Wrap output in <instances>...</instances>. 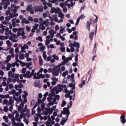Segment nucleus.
Returning a JSON list of instances; mask_svg holds the SVG:
<instances>
[{
  "mask_svg": "<svg viewBox=\"0 0 126 126\" xmlns=\"http://www.w3.org/2000/svg\"><path fill=\"white\" fill-rule=\"evenodd\" d=\"M63 64H64L63 63H60L57 67H55L52 69V74L54 75V76H59V74L61 73L62 71H61V66L63 65Z\"/></svg>",
  "mask_w": 126,
  "mask_h": 126,
  "instance_id": "f257e3e1",
  "label": "nucleus"
},
{
  "mask_svg": "<svg viewBox=\"0 0 126 126\" xmlns=\"http://www.w3.org/2000/svg\"><path fill=\"white\" fill-rule=\"evenodd\" d=\"M75 4V2H74L73 4V0H67L64 3H61L60 5L61 7H64V6H67L68 7H72L73 6V4Z\"/></svg>",
  "mask_w": 126,
  "mask_h": 126,
  "instance_id": "f03ea898",
  "label": "nucleus"
},
{
  "mask_svg": "<svg viewBox=\"0 0 126 126\" xmlns=\"http://www.w3.org/2000/svg\"><path fill=\"white\" fill-rule=\"evenodd\" d=\"M93 20L92 18L90 19V22L87 21L86 24V28L87 30H89V31H90V26H91V24H92V21Z\"/></svg>",
  "mask_w": 126,
  "mask_h": 126,
  "instance_id": "7ed1b4c3",
  "label": "nucleus"
},
{
  "mask_svg": "<svg viewBox=\"0 0 126 126\" xmlns=\"http://www.w3.org/2000/svg\"><path fill=\"white\" fill-rule=\"evenodd\" d=\"M34 10L35 11V12H38V11H39V12H42L43 9L42 8V7L37 5L34 7Z\"/></svg>",
  "mask_w": 126,
  "mask_h": 126,
  "instance_id": "20e7f679",
  "label": "nucleus"
},
{
  "mask_svg": "<svg viewBox=\"0 0 126 126\" xmlns=\"http://www.w3.org/2000/svg\"><path fill=\"white\" fill-rule=\"evenodd\" d=\"M74 47H76V51L77 53H78L79 52V48H80L79 42H76V41H74Z\"/></svg>",
  "mask_w": 126,
  "mask_h": 126,
  "instance_id": "39448f33",
  "label": "nucleus"
},
{
  "mask_svg": "<svg viewBox=\"0 0 126 126\" xmlns=\"http://www.w3.org/2000/svg\"><path fill=\"white\" fill-rule=\"evenodd\" d=\"M60 12V8H56L54 7H51V9L50 11L51 13H59V12Z\"/></svg>",
  "mask_w": 126,
  "mask_h": 126,
  "instance_id": "423d86ee",
  "label": "nucleus"
},
{
  "mask_svg": "<svg viewBox=\"0 0 126 126\" xmlns=\"http://www.w3.org/2000/svg\"><path fill=\"white\" fill-rule=\"evenodd\" d=\"M48 114H49V115H52V114H53V110L50 108L45 109V116H47Z\"/></svg>",
  "mask_w": 126,
  "mask_h": 126,
  "instance_id": "0eeeda50",
  "label": "nucleus"
},
{
  "mask_svg": "<svg viewBox=\"0 0 126 126\" xmlns=\"http://www.w3.org/2000/svg\"><path fill=\"white\" fill-rule=\"evenodd\" d=\"M69 113H70L69 112V110L66 107H64L63 109V111L61 112V113L63 114V115H66L67 114H68Z\"/></svg>",
  "mask_w": 126,
  "mask_h": 126,
  "instance_id": "6e6552de",
  "label": "nucleus"
},
{
  "mask_svg": "<svg viewBox=\"0 0 126 126\" xmlns=\"http://www.w3.org/2000/svg\"><path fill=\"white\" fill-rule=\"evenodd\" d=\"M9 5L10 4V1L9 0H2V2L0 3L1 5Z\"/></svg>",
  "mask_w": 126,
  "mask_h": 126,
  "instance_id": "1a4fd4ad",
  "label": "nucleus"
},
{
  "mask_svg": "<svg viewBox=\"0 0 126 126\" xmlns=\"http://www.w3.org/2000/svg\"><path fill=\"white\" fill-rule=\"evenodd\" d=\"M23 107H24V102H21V104H20V106H18V111L19 112H21L22 109H23Z\"/></svg>",
  "mask_w": 126,
  "mask_h": 126,
  "instance_id": "9d476101",
  "label": "nucleus"
},
{
  "mask_svg": "<svg viewBox=\"0 0 126 126\" xmlns=\"http://www.w3.org/2000/svg\"><path fill=\"white\" fill-rule=\"evenodd\" d=\"M14 103V101L13 100H12V96H10L9 101L8 102L7 107H8L9 105L12 106V104Z\"/></svg>",
  "mask_w": 126,
  "mask_h": 126,
  "instance_id": "9b49d317",
  "label": "nucleus"
},
{
  "mask_svg": "<svg viewBox=\"0 0 126 126\" xmlns=\"http://www.w3.org/2000/svg\"><path fill=\"white\" fill-rule=\"evenodd\" d=\"M21 22L22 24H30V22L26 19V18H24L22 19Z\"/></svg>",
  "mask_w": 126,
  "mask_h": 126,
  "instance_id": "f8f14e48",
  "label": "nucleus"
},
{
  "mask_svg": "<svg viewBox=\"0 0 126 126\" xmlns=\"http://www.w3.org/2000/svg\"><path fill=\"white\" fill-rule=\"evenodd\" d=\"M120 119L121 120L122 123L123 124H126V116H125V114H123L121 115Z\"/></svg>",
  "mask_w": 126,
  "mask_h": 126,
  "instance_id": "ddd939ff",
  "label": "nucleus"
},
{
  "mask_svg": "<svg viewBox=\"0 0 126 126\" xmlns=\"http://www.w3.org/2000/svg\"><path fill=\"white\" fill-rule=\"evenodd\" d=\"M57 86L60 92H62L63 90V85H58Z\"/></svg>",
  "mask_w": 126,
  "mask_h": 126,
  "instance_id": "4468645a",
  "label": "nucleus"
},
{
  "mask_svg": "<svg viewBox=\"0 0 126 126\" xmlns=\"http://www.w3.org/2000/svg\"><path fill=\"white\" fill-rule=\"evenodd\" d=\"M70 46L71 47L70 52L71 53H73V52H74V51H75V50L74 49V47H74V44L71 43L70 44Z\"/></svg>",
  "mask_w": 126,
  "mask_h": 126,
  "instance_id": "2eb2a0df",
  "label": "nucleus"
},
{
  "mask_svg": "<svg viewBox=\"0 0 126 126\" xmlns=\"http://www.w3.org/2000/svg\"><path fill=\"white\" fill-rule=\"evenodd\" d=\"M66 122H67V119H64V118H63L61 122V124L62 125V126H64V124H65Z\"/></svg>",
  "mask_w": 126,
  "mask_h": 126,
  "instance_id": "dca6fc26",
  "label": "nucleus"
},
{
  "mask_svg": "<svg viewBox=\"0 0 126 126\" xmlns=\"http://www.w3.org/2000/svg\"><path fill=\"white\" fill-rule=\"evenodd\" d=\"M11 67V64L10 63H7V67L6 68V69L7 71L10 70V68Z\"/></svg>",
  "mask_w": 126,
  "mask_h": 126,
  "instance_id": "f3484780",
  "label": "nucleus"
},
{
  "mask_svg": "<svg viewBox=\"0 0 126 126\" xmlns=\"http://www.w3.org/2000/svg\"><path fill=\"white\" fill-rule=\"evenodd\" d=\"M16 20V18H14L12 20V24L13 27H15V26H16V22H15Z\"/></svg>",
  "mask_w": 126,
  "mask_h": 126,
  "instance_id": "a211bd4d",
  "label": "nucleus"
},
{
  "mask_svg": "<svg viewBox=\"0 0 126 126\" xmlns=\"http://www.w3.org/2000/svg\"><path fill=\"white\" fill-rule=\"evenodd\" d=\"M27 78H31L32 76H31V73H30V71H27L26 72Z\"/></svg>",
  "mask_w": 126,
  "mask_h": 126,
  "instance_id": "6ab92c4d",
  "label": "nucleus"
},
{
  "mask_svg": "<svg viewBox=\"0 0 126 126\" xmlns=\"http://www.w3.org/2000/svg\"><path fill=\"white\" fill-rule=\"evenodd\" d=\"M72 57H68L65 60H64V63H68V62H69V61H72Z\"/></svg>",
  "mask_w": 126,
  "mask_h": 126,
  "instance_id": "aec40b11",
  "label": "nucleus"
},
{
  "mask_svg": "<svg viewBox=\"0 0 126 126\" xmlns=\"http://www.w3.org/2000/svg\"><path fill=\"white\" fill-rule=\"evenodd\" d=\"M33 9V8H32V5H30L27 6L26 10L27 11H30V10H32Z\"/></svg>",
  "mask_w": 126,
  "mask_h": 126,
  "instance_id": "412c9836",
  "label": "nucleus"
},
{
  "mask_svg": "<svg viewBox=\"0 0 126 126\" xmlns=\"http://www.w3.org/2000/svg\"><path fill=\"white\" fill-rule=\"evenodd\" d=\"M0 40L3 41V40H7V37L3 35L0 36Z\"/></svg>",
  "mask_w": 126,
  "mask_h": 126,
  "instance_id": "4be33fe9",
  "label": "nucleus"
},
{
  "mask_svg": "<svg viewBox=\"0 0 126 126\" xmlns=\"http://www.w3.org/2000/svg\"><path fill=\"white\" fill-rule=\"evenodd\" d=\"M89 37H90V39H91V40H93V37H94V32H93L90 33Z\"/></svg>",
  "mask_w": 126,
  "mask_h": 126,
  "instance_id": "5701e85b",
  "label": "nucleus"
},
{
  "mask_svg": "<svg viewBox=\"0 0 126 126\" xmlns=\"http://www.w3.org/2000/svg\"><path fill=\"white\" fill-rule=\"evenodd\" d=\"M3 119L4 120V121L5 122V123H6V124L8 123V117H7L6 116L4 115L3 117Z\"/></svg>",
  "mask_w": 126,
  "mask_h": 126,
  "instance_id": "b1692460",
  "label": "nucleus"
},
{
  "mask_svg": "<svg viewBox=\"0 0 126 126\" xmlns=\"http://www.w3.org/2000/svg\"><path fill=\"white\" fill-rule=\"evenodd\" d=\"M67 74H68V71L66 70L63 73L62 76L63 77H65V76H66V75H67Z\"/></svg>",
  "mask_w": 126,
  "mask_h": 126,
  "instance_id": "393cba45",
  "label": "nucleus"
},
{
  "mask_svg": "<svg viewBox=\"0 0 126 126\" xmlns=\"http://www.w3.org/2000/svg\"><path fill=\"white\" fill-rule=\"evenodd\" d=\"M39 61L40 65H43V59L41 58V56H39Z\"/></svg>",
  "mask_w": 126,
  "mask_h": 126,
  "instance_id": "a878e982",
  "label": "nucleus"
},
{
  "mask_svg": "<svg viewBox=\"0 0 126 126\" xmlns=\"http://www.w3.org/2000/svg\"><path fill=\"white\" fill-rule=\"evenodd\" d=\"M53 17H54V21H55V22H58L59 19H58V15H54L53 16Z\"/></svg>",
  "mask_w": 126,
  "mask_h": 126,
  "instance_id": "bb28decb",
  "label": "nucleus"
},
{
  "mask_svg": "<svg viewBox=\"0 0 126 126\" xmlns=\"http://www.w3.org/2000/svg\"><path fill=\"white\" fill-rule=\"evenodd\" d=\"M64 16V14H63V13L62 12L59 13V17H60L61 19H63Z\"/></svg>",
  "mask_w": 126,
  "mask_h": 126,
  "instance_id": "cd10ccee",
  "label": "nucleus"
},
{
  "mask_svg": "<svg viewBox=\"0 0 126 126\" xmlns=\"http://www.w3.org/2000/svg\"><path fill=\"white\" fill-rule=\"evenodd\" d=\"M31 65H32V62L27 63V68H30V66H31Z\"/></svg>",
  "mask_w": 126,
  "mask_h": 126,
  "instance_id": "c85d7f7f",
  "label": "nucleus"
},
{
  "mask_svg": "<svg viewBox=\"0 0 126 126\" xmlns=\"http://www.w3.org/2000/svg\"><path fill=\"white\" fill-rule=\"evenodd\" d=\"M15 90H12L11 92H9V94H10V95L13 94V95H15Z\"/></svg>",
  "mask_w": 126,
  "mask_h": 126,
  "instance_id": "c756f323",
  "label": "nucleus"
},
{
  "mask_svg": "<svg viewBox=\"0 0 126 126\" xmlns=\"http://www.w3.org/2000/svg\"><path fill=\"white\" fill-rule=\"evenodd\" d=\"M65 105H66V102L64 100H63L61 104L62 108H63V107H64Z\"/></svg>",
  "mask_w": 126,
  "mask_h": 126,
  "instance_id": "7c9ffc66",
  "label": "nucleus"
},
{
  "mask_svg": "<svg viewBox=\"0 0 126 126\" xmlns=\"http://www.w3.org/2000/svg\"><path fill=\"white\" fill-rule=\"evenodd\" d=\"M3 105H8V100L7 99H4L3 101Z\"/></svg>",
  "mask_w": 126,
  "mask_h": 126,
  "instance_id": "2f4dec72",
  "label": "nucleus"
},
{
  "mask_svg": "<svg viewBox=\"0 0 126 126\" xmlns=\"http://www.w3.org/2000/svg\"><path fill=\"white\" fill-rule=\"evenodd\" d=\"M39 29H40L41 30H44L45 29H46V27H45V26H44V25H40L39 26Z\"/></svg>",
  "mask_w": 126,
  "mask_h": 126,
  "instance_id": "473e14b6",
  "label": "nucleus"
},
{
  "mask_svg": "<svg viewBox=\"0 0 126 126\" xmlns=\"http://www.w3.org/2000/svg\"><path fill=\"white\" fill-rule=\"evenodd\" d=\"M6 43L9 47H10V46H12V43L10 42V40H7Z\"/></svg>",
  "mask_w": 126,
  "mask_h": 126,
  "instance_id": "72a5a7b5",
  "label": "nucleus"
},
{
  "mask_svg": "<svg viewBox=\"0 0 126 126\" xmlns=\"http://www.w3.org/2000/svg\"><path fill=\"white\" fill-rule=\"evenodd\" d=\"M0 28H1V30L5 31V26H3V24H0Z\"/></svg>",
  "mask_w": 126,
  "mask_h": 126,
  "instance_id": "f704fd0d",
  "label": "nucleus"
},
{
  "mask_svg": "<svg viewBox=\"0 0 126 126\" xmlns=\"http://www.w3.org/2000/svg\"><path fill=\"white\" fill-rule=\"evenodd\" d=\"M94 15L96 17V18L94 20V23H97V22H98V16L95 14H94Z\"/></svg>",
  "mask_w": 126,
  "mask_h": 126,
  "instance_id": "c9c22d12",
  "label": "nucleus"
},
{
  "mask_svg": "<svg viewBox=\"0 0 126 126\" xmlns=\"http://www.w3.org/2000/svg\"><path fill=\"white\" fill-rule=\"evenodd\" d=\"M53 59H55V60H56V61H59V56H57L55 54H54L53 55Z\"/></svg>",
  "mask_w": 126,
  "mask_h": 126,
  "instance_id": "e433bc0d",
  "label": "nucleus"
},
{
  "mask_svg": "<svg viewBox=\"0 0 126 126\" xmlns=\"http://www.w3.org/2000/svg\"><path fill=\"white\" fill-rule=\"evenodd\" d=\"M19 63L20 64H22V66H25V65H27V63H24L21 61Z\"/></svg>",
  "mask_w": 126,
  "mask_h": 126,
  "instance_id": "4c0bfd02",
  "label": "nucleus"
},
{
  "mask_svg": "<svg viewBox=\"0 0 126 126\" xmlns=\"http://www.w3.org/2000/svg\"><path fill=\"white\" fill-rule=\"evenodd\" d=\"M33 79H40V77L37 76V73H36L33 75Z\"/></svg>",
  "mask_w": 126,
  "mask_h": 126,
  "instance_id": "58836bf2",
  "label": "nucleus"
},
{
  "mask_svg": "<svg viewBox=\"0 0 126 126\" xmlns=\"http://www.w3.org/2000/svg\"><path fill=\"white\" fill-rule=\"evenodd\" d=\"M69 86L70 88H72V89H75V87L74 86V84H73V83H70L69 84Z\"/></svg>",
  "mask_w": 126,
  "mask_h": 126,
  "instance_id": "ea45409f",
  "label": "nucleus"
},
{
  "mask_svg": "<svg viewBox=\"0 0 126 126\" xmlns=\"http://www.w3.org/2000/svg\"><path fill=\"white\" fill-rule=\"evenodd\" d=\"M58 89V88L57 87H55L52 90H51V93H55V92L56 90Z\"/></svg>",
  "mask_w": 126,
  "mask_h": 126,
  "instance_id": "a19ab883",
  "label": "nucleus"
},
{
  "mask_svg": "<svg viewBox=\"0 0 126 126\" xmlns=\"http://www.w3.org/2000/svg\"><path fill=\"white\" fill-rule=\"evenodd\" d=\"M60 50L62 53H64L65 52V47H60Z\"/></svg>",
  "mask_w": 126,
  "mask_h": 126,
  "instance_id": "79ce46f5",
  "label": "nucleus"
},
{
  "mask_svg": "<svg viewBox=\"0 0 126 126\" xmlns=\"http://www.w3.org/2000/svg\"><path fill=\"white\" fill-rule=\"evenodd\" d=\"M19 59L20 60H23V59H24V54H20V55L19 56Z\"/></svg>",
  "mask_w": 126,
  "mask_h": 126,
  "instance_id": "37998d69",
  "label": "nucleus"
},
{
  "mask_svg": "<svg viewBox=\"0 0 126 126\" xmlns=\"http://www.w3.org/2000/svg\"><path fill=\"white\" fill-rule=\"evenodd\" d=\"M13 100L16 101L17 103H18V102H19V98L15 97V96L14 95L13 97Z\"/></svg>",
  "mask_w": 126,
  "mask_h": 126,
  "instance_id": "c03bdc74",
  "label": "nucleus"
},
{
  "mask_svg": "<svg viewBox=\"0 0 126 126\" xmlns=\"http://www.w3.org/2000/svg\"><path fill=\"white\" fill-rule=\"evenodd\" d=\"M15 57H16V61L17 63H19L21 61L19 60V59H18V54H16L15 55Z\"/></svg>",
  "mask_w": 126,
  "mask_h": 126,
  "instance_id": "a18cd8bd",
  "label": "nucleus"
},
{
  "mask_svg": "<svg viewBox=\"0 0 126 126\" xmlns=\"http://www.w3.org/2000/svg\"><path fill=\"white\" fill-rule=\"evenodd\" d=\"M36 40H38V41H40V42H43V39L41 36H38V37H37Z\"/></svg>",
  "mask_w": 126,
  "mask_h": 126,
  "instance_id": "49530a36",
  "label": "nucleus"
},
{
  "mask_svg": "<svg viewBox=\"0 0 126 126\" xmlns=\"http://www.w3.org/2000/svg\"><path fill=\"white\" fill-rule=\"evenodd\" d=\"M38 26H39V24H36L33 26V29H34V30H37V29H38Z\"/></svg>",
  "mask_w": 126,
  "mask_h": 126,
  "instance_id": "de8ad7c7",
  "label": "nucleus"
},
{
  "mask_svg": "<svg viewBox=\"0 0 126 126\" xmlns=\"http://www.w3.org/2000/svg\"><path fill=\"white\" fill-rule=\"evenodd\" d=\"M28 21H33L34 19H33V18H32V17H30L29 16L28 18Z\"/></svg>",
  "mask_w": 126,
  "mask_h": 126,
  "instance_id": "09e8293b",
  "label": "nucleus"
},
{
  "mask_svg": "<svg viewBox=\"0 0 126 126\" xmlns=\"http://www.w3.org/2000/svg\"><path fill=\"white\" fill-rule=\"evenodd\" d=\"M52 80H54V81H56V82H58L59 79L56 78L55 76H54L53 78H52Z\"/></svg>",
  "mask_w": 126,
  "mask_h": 126,
  "instance_id": "8fccbe9b",
  "label": "nucleus"
},
{
  "mask_svg": "<svg viewBox=\"0 0 126 126\" xmlns=\"http://www.w3.org/2000/svg\"><path fill=\"white\" fill-rule=\"evenodd\" d=\"M65 31L64 28L61 29L60 33V34H63V32Z\"/></svg>",
  "mask_w": 126,
  "mask_h": 126,
  "instance_id": "3c124183",
  "label": "nucleus"
},
{
  "mask_svg": "<svg viewBox=\"0 0 126 126\" xmlns=\"http://www.w3.org/2000/svg\"><path fill=\"white\" fill-rule=\"evenodd\" d=\"M3 111H4V112H5V113H7V112H8V108H7V106H5V107H4Z\"/></svg>",
  "mask_w": 126,
  "mask_h": 126,
  "instance_id": "603ef678",
  "label": "nucleus"
},
{
  "mask_svg": "<svg viewBox=\"0 0 126 126\" xmlns=\"http://www.w3.org/2000/svg\"><path fill=\"white\" fill-rule=\"evenodd\" d=\"M9 52V54H13V52H14V49H13V48H12L10 49Z\"/></svg>",
  "mask_w": 126,
  "mask_h": 126,
  "instance_id": "864d4df0",
  "label": "nucleus"
},
{
  "mask_svg": "<svg viewBox=\"0 0 126 126\" xmlns=\"http://www.w3.org/2000/svg\"><path fill=\"white\" fill-rule=\"evenodd\" d=\"M43 57L44 60H47V55H46V53L43 52Z\"/></svg>",
  "mask_w": 126,
  "mask_h": 126,
  "instance_id": "5fc2aeb1",
  "label": "nucleus"
},
{
  "mask_svg": "<svg viewBox=\"0 0 126 126\" xmlns=\"http://www.w3.org/2000/svg\"><path fill=\"white\" fill-rule=\"evenodd\" d=\"M40 51H44L46 49V46H41L39 47Z\"/></svg>",
  "mask_w": 126,
  "mask_h": 126,
  "instance_id": "6e6d98bb",
  "label": "nucleus"
},
{
  "mask_svg": "<svg viewBox=\"0 0 126 126\" xmlns=\"http://www.w3.org/2000/svg\"><path fill=\"white\" fill-rule=\"evenodd\" d=\"M26 29L28 32H29V31L31 30V28H30V27H28V26L26 27Z\"/></svg>",
  "mask_w": 126,
  "mask_h": 126,
  "instance_id": "4d7b16f0",
  "label": "nucleus"
},
{
  "mask_svg": "<svg viewBox=\"0 0 126 126\" xmlns=\"http://www.w3.org/2000/svg\"><path fill=\"white\" fill-rule=\"evenodd\" d=\"M34 104H35V100L34 99H32L31 101V106H34Z\"/></svg>",
  "mask_w": 126,
  "mask_h": 126,
  "instance_id": "13d9d810",
  "label": "nucleus"
},
{
  "mask_svg": "<svg viewBox=\"0 0 126 126\" xmlns=\"http://www.w3.org/2000/svg\"><path fill=\"white\" fill-rule=\"evenodd\" d=\"M11 80H12L11 78H8L7 79V83H10V82H11Z\"/></svg>",
  "mask_w": 126,
  "mask_h": 126,
  "instance_id": "bf43d9fd",
  "label": "nucleus"
},
{
  "mask_svg": "<svg viewBox=\"0 0 126 126\" xmlns=\"http://www.w3.org/2000/svg\"><path fill=\"white\" fill-rule=\"evenodd\" d=\"M79 18L80 19H84V18H85V16H84V14H82Z\"/></svg>",
  "mask_w": 126,
  "mask_h": 126,
  "instance_id": "052dcab7",
  "label": "nucleus"
},
{
  "mask_svg": "<svg viewBox=\"0 0 126 126\" xmlns=\"http://www.w3.org/2000/svg\"><path fill=\"white\" fill-rule=\"evenodd\" d=\"M27 69L26 68H23L22 69V72L23 73H25L26 72Z\"/></svg>",
  "mask_w": 126,
  "mask_h": 126,
  "instance_id": "680f3d73",
  "label": "nucleus"
},
{
  "mask_svg": "<svg viewBox=\"0 0 126 126\" xmlns=\"http://www.w3.org/2000/svg\"><path fill=\"white\" fill-rule=\"evenodd\" d=\"M2 23L3 24H4V25H6V24H7V23H8V21L5 20V21H2Z\"/></svg>",
  "mask_w": 126,
  "mask_h": 126,
  "instance_id": "e2e57ef3",
  "label": "nucleus"
},
{
  "mask_svg": "<svg viewBox=\"0 0 126 126\" xmlns=\"http://www.w3.org/2000/svg\"><path fill=\"white\" fill-rule=\"evenodd\" d=\"M19 86V88H22V87H23V84H22V83L20 82L19 83V84L18 85Z\"/></svg>",
  "mask_w": 126,
  "mask_h": 126,
  "instance_id": "0e129e2a",
  "label": "nucleus"
},
{
  "mask_svg": "<svg viewBox=\"0 0 126 126\" xmlns=\"http://www.w3.org/2000/svg\"><path fill=\"white\" fill-rule=\"evenodd\" d=\"M52 99H53V97L49 96V97L47 98V100L48 102H52Z\"/></svg>",
  "mask_w": 126,
  "mask_h": 126,
  "instance_id": "69168bd1",
  "label": "nucleus"
},
{
  "mask_svg": "<svg viewBox=\"0 0 126 126\" xmlns=\"http://www.w3.org/2000/svg\"><path fill=\"white\" fill-rule=\"evenodd\" d=\"M50 43H51L50 40H46V42H45V45H46V46H48L49 45V44H50Z\"/></svg>",
  "mask_w": 126,
  "mask_h": 126,
  "instance_id": "338daca9",
  "label": "nucleus"
},
{
  "mask_svg": "<svg viewBox=\"0 0 126 126\" xmlns=\"http://www.w3.org/2000/svg\"><path fill=\"white\" fill-rule=\"evenodd\" d=\"M5 20L6 21H8H8H9L10 20V17H9V16L6 17Z\"/></svg>",
  "mask_w": 126,
  "mask_h": 126,
  "instance_id": "774afa93",
  "label": "nucleus"
}]
</instances>
